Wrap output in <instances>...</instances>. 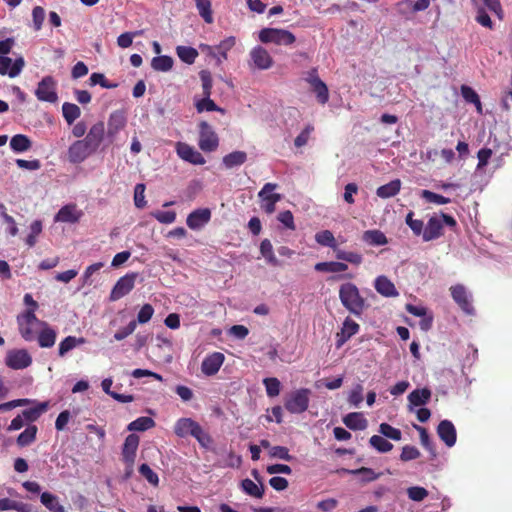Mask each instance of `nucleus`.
Listing matches in <instances>:
<instances>
[{
  "mask_svg": "<svg viewBox=\"0 0 512 512\" xmlns=\"http://www.w3.org/2000/svg\"><path fill=\"white\" fill-rule=\"evenodd\" d=\"M104 138V130H89L82 140L72 143L68 149V160L73 164H79L92 155L100 146Z\"/></svg>",
  "mask_w": 512,
  "mask_h": 512,
  "instance_id": "1",
  "label": "nucleus"
},
{
  "mask_svg": "<svg viewBox=\"0 0 512 512\" xmlns=\"http://www.w3.org/2000/svg\"><path fill=\"white\" fill-rule=\"evenodd\" d=\"M174 433L180 438L191 436L199 445L208 449L213 444V438L202 426L192 418H179L174 425Z\"/></svg>",
  "mask_w": 512,
  "mask_h": 512,
  "instance_id": "2",
  "label": "nucleus"
},
{
  "mask_svg": "<svg viewBox=\"0 0 512 512\" xmlns=\"http://www.w3.org/2000/svg\"><path fill=\"white\" fill-rule=\"evenodd\" d=\"M339 299L345 309L355 316H360L367 306L365 299L360 295L359 289L351 282L340 286Z\"/></svg>",
  "mask_w": 512,
  "mask_h": 512,
  "instance_id": "3",
  "label": "nucleus"
},
{
  "mask_svg": "<svg viewBox=\"0 0 512 512\" xmlns=\"http://www.w3.org/2000/svg\"><path fill=\"white\" fill-rule=\"evenodd\" d=\"M444 224L452 230H455L457 227L456 219L449 214L441 212L440 215L430 217L423 232V241L429 242L443 236Z\"/></svg>",
  "mask_w": 512,
  "mask_h": 512,
  "instance_id": "4",
  "label": "nucleus"
},
{
  "mask_svg": "<svg viewBox=\"0 0 512 512\" xmlns=\"http://www.w3.org/2000/svg\"><path fill=\"white\" fill-rule=\"evenodd\" d=\"M18 331L21 337L28 342L36 340L37 334L44 321L37 318L32 310H25L16 317Z\"/></svg>",
  "mask_w": 512,
  "mask_h": 512,
  "instance_id": "5",
  "label": "nucleus"
},
{
  "mask_svg": "<svg viewBox=\"0 0 512 512\" xmlns=\"http://www.w3.org/2000/svg\"><path fill=\"white\" fill-rule=\"evenodd\" d=\"M259 40L263 44H275L278 46H292L296 42L295 35L286 29L262 28L259 31Z\"/></svg>",
  "mask_w": 512,
  "mask_h": 512,
  "instance_id": "6",
  "label": "nucleus"
},
{
  "mask_svg": "<svg viewBox=\"0 0 512 512\" xmlns=\"http://www.w3.org/2000/svg\"><path fill=\"white\" fill-rule=\"evenodd\" d=\"M310 390L301 388L291 393L286 399L284 407L292 414H300L308 409Z\"/></svg>",
  "mask_w": 512,
  "mask_h": 512,
  "instance_id": "7",
  "label": "nucleus"
},
{
  "mask_svg": "<svg viewBox=\"0 0 512 512\" xmlns=\"http://www.w3.org/2000/svg\"><path fill=\"white\" fill-rule=\"evenodd\" d=\"M276 183H266L258 193V197L261 200V208L267 214H272L276 210V203L282 199V195L279 193H273L277 189Z\"/></svg>",
  "mask_w": 512,
  "mask_h": 512,
  "instance_id": "8",
  "label": "nucleus"
},
{
  "mask_svg": "<svg viewBox=\"0 0 512 512\" xmlns=\"http://www.w3.org/2000/svg\"><path fill=\"white\" fill-rule=\"evenodd\" d=\"M137 277L138 273L136 272H130L120 277L111 290L109 300L114 302L129 294L135 286Z\"/></svg>",
  "mask_w": 512,
  "mask_h": 512,
  "instance_id": "9",
  "label": "nucleus"
},
{
  "mask_svg": "<svg viewBox=\"0 0 512 512\" xmlns=\"http://www.w3.org/2000/svg\"><path fill=\"white\" fill-rule=\"evenodd\" d=\"M305 80L309 83L311 91L316 95L320 104H326L329 100L327 85L320 79L316 68L307 72Z\"/></svg>",
  "mask_w": 512,
  "mask_h": 512,
  "instance_id": "10",
  "label": "nucleus"
},
{
  "mask_svg": "<svg viewBox=\"0 0 512 512\" xmlns=\"http://www.w3.org/2000/svg\"><path fill=\"white\" fill-rule=\"evenodd\" d=\"M56 81L52 76H45L38 83L35 96L39 101L55 103L58 100L56 92Z\"/></svg>",
  "mask_w": 512,
  "mask_h": 512,
  "instance_id": "11",
  "label": "nucleus"
},
{
  "mask_svg": "<svg viewBox=\"0 0 512 512\" xmlns=\"http://www.w3.org/2000/svg\"><path fill=\"white\" fill-rule=\"evenodd\" d=\"M7 367L14 370H22L32 364V357L26 349H11L5 357Z\"/></svg>",
  "mask_w": 512,
  "mask_h": 512,
  "instance_id": "12",
  "label": "nucleus"
},
{
  "mask_svg": "<svg viewBox=\"0 0 512 512\" xmlns=\"http://www.w3.org/2000/svg\"><path fill=\"white\" fill-rule=\"evenodd\" d=\"M450 292L453 300L457 303L460 309L468 315L474 314V307L471 303V296L462 284H456L450 287Z\"/></svg>",
  "mask_w": 512,
  "mask_h": 512,
  "instance_id": "13",
  "label": "nucleus"
},
{
  "mask_svg": "<svg viewBox=\"0 0 512 512\" xmlns=\"http://www.w3.org/2000/svg\"><path fill=\"white\" fill-rule=\"evenodd\" d=\"M249 56L252 65L258 70H268L274 64V60L270 53L267 51V49L260 45H257L254 48H252L249 53Z\"/></svg>",
  "mask_w": 512,
  "mask_h": 512,
  "instance_id": "14",
  "label": "nucleus"
},
{
  "mask_svg": "<svg viewBox=\"0 0 512 512\" xmlns=\"http://www.w3.org/2000/svg\"><path fill=\"white\" fill-rule=\"evenodd\" d=\"M25 66L23 57L12 60L8 56H0V75H8L10 78L17 77Z\"/></svg>",
  "mask_w": 512,
  "mask_h": 512,
  "instance_id": "15",
  "label": "nucleus"
},
{
  "mask_svg": "<svg viewBox=\"0 0 512 512\" xmlns=\"http://www.w3.org/2000/svg\"><path fill=\"white\" fill-rule=\"evenodd\" d=\"M225 356L221 352H213L207 355L201 364V371L206 376L215 375L223 365Z\"/></svg>",
  "mask_w": 512,
  "mask_h": 512,
  "instance_id": "16",
  "label": "nucleus"
},
{
  "mask_svg": "<svg viewBox=\"0 0 512 512\" xmlns=\"http://www.w3.org/2000/svg\"><path fill=\"white\" fill-rule=\"evenodd\" d=\"M176 151L181 159L191 164L203 165L205 163V158L202 154L186 143L178 142Z\"/></svg>",
  "mask_w": 512,
  "mask_h": 512,
  "instance_id": "17",
  "label": "nucleus"
},
{
  "mask_svg": "<svg viewBox=\"0 0 512 512\" xmlns=\"http://www.w3.org/2000/svg\"><path fill=\"white\" fill-rule=\"evenodd\" d=\"M359 329V324L347 317L343 322L341 331L336 334V347H342L352 336L359 332Z\"/></svg>",
  "mask_w": 512,
  "mask_h": 512,
  "instance_id": "18",
  "label": "nucleus"
},
{
  "mask_svg": "<svg viewBox=\"0 0 512 512\" xmlns=\"http://www.w3.org/2000/svg\"><path fill=\"white\" fill-rule=\"evenodd\" d=\"M211 219V210L208 208H200L192 211L187 219V226L192 230L202 228Z\"/></svg>",
  "mask_w": 512,
  "mask_h": 512,
  "instance_id": "19",
  "label": "nucleus"
},
{
  "mask_svg": "<svg viewBox=\"0 0 512 512\" xmlns=\"http://www.w3.org/2000/svg\"><path fill=\"white\" fill-rule=\"evenodd\" d=\"M139 441V436L136 434H129L126 437L122 448V458L126 464L132 465L134 463Z\"/></svg>",
  "mask_w": 512,
  "mask_h": 512,
  "instance_id": "20",
  "label": "nucleus"
},
{
  "mask_svg": "<svg viewBox=\"0 0 512 512\" xmlns=\"http://www.w3.org/2000/svg\"><path fill=\"white\" fill-rule=\"evenodd\" d=\"M437 434L439 438L448 446L455 445L457 440V433L455 426L449 420H442L437 427Z\"/></svg>",
  "mask_w": 512,
  "mask_h": 512,
  "instance_id": "21",
  "label": "nucleus"
},
{
  "mask_svg": "<svg viewBox=\"0 0 512 512\" xmlns=\"http://www.w3.org/2000/svg\"><path fill=\"white\" fill-rule=\"evenodd\" d=\"M57 333L47 322H43L37 334V341L41 348H51L56 342Z\"/></svg>",
  "mask_w": 512,
  "mask_h": 512,
  "instance_id": "22",
  "label": "nucleus"
},
{
  "mask_svg": "<svg viewBox=\"0 0 512 512\" xmlns=\"http://www.w3.org/2000/svg\"><path fill=\"white\" fill-rule=\"evenodd\" d=\"M83 212L76 208V205L69 204L63 206L55 216V221L64 223H77L82 217Z\"/></svg>",
  "mask_w": 512,
  "mask_h": 512,
  "instance_id": "23",
  "label": "nucleus"
},
{
  "mask_svg": "<svg viewBox=\"0 0 512 512\" xmlns=\"http://www.w3.org/2000/svg\"><path fill=\"white\" fill-rule=\"evenodd\" d=\"M374 287L384 297H397L399 295L393 282L383 275L376 278Z\"/></svg>",
  "mask_w": 512,
  "mask_h": 512,
  "instance_id": "24",
  "label": "nucleus"
},
{
  "mask_svg": "<svg viewBox=\"0 0 512 512\" xmlns=\"http://www.w3.org/2000/svg\"><path fill=\"white\" fill-rule=\"evenodd\" d=\"M219 144L218 136L213 130H201L199 147L205 152L214 151Z\"/></svg>",
  "mask_w": 512,
  "mask_h": 512,
  "instance_id": "25",
  "label": "nucleus"
},
{
  "mask_svg": "<svg viewBox=\"0 0 512 512\" xmlns=\"http://www.w3.org/2000/svg\"><path fill=\"white\" fill-rule=\"evenodd\" d=\"M343 423L352 430H363L367 427V420L362 413L351 412L343 418Z\"/></svg>",
  "mask_w": 512,
  "mask_h": 512,
  "instance_id": "26",
  "label": "nucleus"
},
{
  "mask_svg": "<svg viewBox=\"0 0 512 512\" xmlns=\"http://www.w3.org/2000/svg\"><path fill=\"white\" fill-rule=\"evenodd\" d=\"M247 160V153L244 151H233L225 155L222 163L227 169H232L243 165Z\"/></svg>",
  "mask_w": 512,
  "mask_h": 512,
  "instance_id": "27",
  "label": "nucleus"
},
{
  "mask_svg": "<svg viewBox=\"0 0 512 512\" xmlns=\"http://www.w3.org/2000/svg\"><path fill=\"white\" fill-rule=\"evenodd\" d=\"M362 239L364 242L372 246H382L388 243V239L385 234L378 229L365 231L362 235Z\"/></svg>",
  "mask_w": 512,
  "mask_h": 512,
  "instance_id": "28",
  "label": "nucleus"
},
{
  "mask_svg": "<svg viewBox=\"0 0 512 512\" xmlns=\"http://www.w3.org/2000/svg\"><path fill=\"white\" fill-rule=\"evenodd\" d=\"M401 189V181L394 179L387 184H384L377 188L376 194L382 199L390 198L399 193Z\"/></svg>",
  "mask_w": 512,
  "mask_h": 512,
  "instance_id": "29",
  "label": "nucleus"
},
{
  "mask_svg": "<svg viewBox=\"0 0 512 512\" xmlns=\"http://www.w3.org/2000/svg\"><path fill=\"white\" fill-rule=\"evenodd\" d=\"M174 60L169 55H158L151 60V67L157 72H168L173 68Z\"/></svg>",
  "mask_w": 512,
  "mask_h": 512,
  "instance_id": "30",
  "label": "nucleus"
},
{
  "mask_svg": "<svg viewBox=\"0 0 512 512\" xmlns=\"http://www.w3.org/2000/svg\"><path fill=\"white\" fill-rule=\"evenodd\" d=\"M260 253L265 258L266 262L271 266H282V263L276 258L272 243L269 239H264L260 243Z\"/></svg>",
  "mask_w": 512,
  "mask_h": 512,
  "instance_id": "31",
  "label": "nucleus"
},
{
  "mask_svg": "<svg viewBox=\"0 0 512 512\" xmlns=\"http://www.w3.org/2000/svg\"><path fill=\"white\" fill-rule=\"evenodd\" d=\"M241 488L247 495L261 499L264 496V485L260 484L257 485L255 482H253L251 479H244L241 481Z\"/></svg>",
  "mask_w": 512,
  "mask_h": 512,
  "instance_id": "32",
  "label": "nucleus"
},
{
  "mask_svg": "<svg viewBox=\"0 0 512 512\" xmlns=\"http://www.w3.org/2000/svg\"><path fill=\"white\" fill-rule=\"evenodd\" d=\"M41 503L51 512H66V509L58 501L56 495L50 492H43L40 496Z\"/></svg>",
  "mask_w": 512,
  "mask_h": 512,
  "instance_id": "33",
  "label": "nucleus"
},
{
  "mask_svg": "<svg viewBox=\"0 0 512 512\" xmlns=\"http://www.w3.org/2000/svg\"><path fill=\"white\" fill-rule=\"evenodd\" d=\"M431 398V391L427 388L415 389L408 395V401L412 406L426 404Z\"/></svg>",
  "mask_w": 512,
  "mask_h": 512,
  "instance_id": "34",
  "label": "nucleus"
},
{
  "mask_svg": "<svg viewBox=\"0 0 512 512\" xmlns=\"http://www.w3.org/2000/svg\"><path fill=\"white\" fill-rule=\"evenodd\" d=\"M314 268L318 272L339 273V272L346 271L348 269V266L344 262L330 261V262H319L314 266Z\"/></svg>",
  "mask_w": 512,
  "mask_h": 512,
  "instance_id": "35",
  "label": "nucleus"
},
{
  "mask_svg": "<svg viewBox=\"0 0 512 512\" xmlns=\"http://www.w3.org/2000/svg\"><path fill=\"white\" fill-rule=\"evenodd\" d=\"M176 54L182 62L188 65H192L199 55L197 49L182 45L176 47Z\"/></svg>",
  "mask_w": 512,
  "mask_h": 512,
  "instance_id": "36",
  "label": "nucleus"
},
{
  "mask_svg": "<svg viewBox=\"0 0 512 512\" xmlns=\"http://www.w3.org/2000/svg\"><path fill=\"white\" fill-rule=\"evenodd\" d=\"M32 146L31 140L24 134H17L10 140V147L14 152L20 153L29 150Z\"/></svg>",
  "mask_w": 512,
  "mask_h": 512,
  "instance_id": "37",
  "label": "nucleus"
},
{
  "mask_svg": "<svg viewBox=\"0 0 512 512\" xmlns=\"http://www.w3.org/2000/svg\"><path fill=\"white\" fill-rule=\"evenodd\" d=\"M315 240L318 244L331 248L334 252L337 251L338 245L335 237L330 230H323L315 235Z\"/></svg>",
  "mask_w": 512,
  "mask_h": 512,
  "instance_id": "38",
  "label": "nucleus"
},
{
  "mask_svg": "<svg viewBox=\"0 0 512 512\" xmlns=\"http://www.w3.org/2000/svg\"><path fill=\"white\" fill-rule=\"evenodd\" d=\"M235 43V37L230 36L222 40L218 45H216V60L218 64L221 63L222 59H227V53L235 45Z\"/></svg>",
  "mask_w": 512,
  "mask_h": 512,
  "instance_id": "39",
  "label": "nucleus"
},
{
  "mask_svg": "<svg viewBox=\"0 0 512 512\" xmlns=\"http://www.w3.org/2000/svg\"><path fill=\"white\" fill-rule=\"evenodd\" d=\"M62 114L68 125H72L73 122L79 118L81 111L80 108L70 102H65L62 105Z\"/></svg>",
  "mask_w": 512,
  "mask_h": 512,
  "instance_id": "40",
  "label": "nucleus"
},
{
  "mask_svg": "<svg viewBox=\"0 0 512 512\" xmlns=\"http://www.w3.org/2000/svg\"><path fill=\"white\" fill-rule=\"evenodd\" d=\"M37 427L35 425L28 426L22 433L17 437V445L20 447H26L33 443L36 439Z\"/></svg>",
  "mask_w": 512,
  "mask_h": 512,
  "instance_id": "41",
  "label": "nucleus"
},
{
  "mask_svg": "<svg viewBox=\"0 0 512 512\" xmlns=\"http://www.w3.org/2000/svg\"><path fill=\"white\" fill-rule=\"evenodd\" d=\"M155 426V421L151 417L142 416L129 423L127 429L129 431H146Z\"/></svg>",
  "mask_w": 512,
  "mask_h": 512,
  "instance_id": "42",
  "label": "nucleus"
},
{
  "mask_svg": "<svg viewBox=\"0 0 512 512\" xmlns=\"http://www.w3.org/2000/svg\"><path fill=\"white\" fill-rule=\"evenodd\" d=\"M84 342H85L84 338H76L75 336H67L59 344V349H58L59 356L63 357L69 351L74 349L78 344H83Z\"/></svg>",
  "mask_w": 512,
  "mask_h": 512,
  "instance_id": "43",
  "label": "nucleus"
},
{
  "mask_svg": "<svg viewBox=\"0 0 512 512\" xmlns=\"http://www.w3.org/2000/svg\"><path fill=\"white\" fill-rule=\"evenodd\" d=\"M47 409H48V403L47 402L38 403L35 407H31L29 409L23 410L22 411V416L24 417V419L26 421L34 422Z\"/></svg>",
  "mask_w": 512,
  "mask_h": 512,
  "instance_id": "44",
  "label": "nucleus"
},
{
  "mask_svg": "<svg viewBox=\"0 0 512 512\" xmlns=\"http://www.w3.org/2000/svg\"><path fill=\"white\" fill-rule=\"evenodd\" d=\"M197 10L199 15L204 19L207 24H211L213 22V15L211 9V1L210 0H195Z\"/></svg>",
  "mask_w": 512,
  "mask_h": 512,
  "instance_id": "45",
  "label": "nucleus"
},
{
  "mask_svg": "<svg viewBox=\"0 0 512 512\" xmlns=\"http://www.w3.org/2000/svg\"><path fill=\"white\" fill-rule=\"evenodd\" d=\"M335 256L338 260L346 261L354 265H360L363 261L361 254L352 251H344L339 248L335 252Z\"/></svg>",
  "mask_w": 512,
  "mask_h": 512,
  "instance_id": "46",
  "label": "nucleus"
},
{
  "mask_svg": "<svg viewBox=\"0 0 512 512\" xmlns=\"http://www.w3.org/2000/svg\"><path fill=\"white\" fill-rule=\"evenodd\" d=\"M413 427L419 432L420 442H421L422 446L425 449H427L433 457H435L436 456L435 445L431 441L426 428L416 425V424H414Z\"/></svg>",
  "mask_w": 512,
  "mask_h": 512,
  "instance_id": "47",
  "label": "nucleus"
},
{
  "mask_svg": "<svg viewBox=\"0 0 512 512\" xmlns=\"http://www.w3.org/2000/svg\"><path fill=\"white\" fill-rule=\"evenodd\" d=\"M369 443L380 453H387L393 449V444L379 435H373L370 438Z\"/></svg>",
  "mask_w": 512,
  "mask_h": 512,
  "instance_id": "48",
  "label": "nucleus"
},
{
  "mask_svg": "<svg viewBox=\"0 0 512 512\" xmlns=\"http://www.w3.org/2000/svg\"><path fill=\"white\" fill-rule=\"evenodd\" d=\"M475 4L481 3L485 10L494 13L500 20L503 19V9L499 0H473Z\"/></svg>",
  "mask_w": 512,
  "mask_h": 512,
  "instance_id": "49",
  "label": "nucleus"
},
{
  "mask_svg": "<svg viewBox=\"0 0 512 512\" xmlns=\"http://www.w3.org/2000/svg\"><path fill=\"white\" fill-rule=\"evenodd\" d=\"M413 216H414L413 211L408 212V214L406 215L405 222L409 226V228L412 230V232L415 236H420V235L423 236V232L425 229L424 223L422 220L413 219Z\"/></svg>",
  "mask_w": 512,
  "mask_h": 512,
  "instance_id": "50",
  "label": "nucleus"
},
{
  "mask_svg": "<svg viewBox=\"0 0 512 512\" xmlns=\"http://www.w3.org/2000/svg\"><path fill=\"white\" fill-rule=\"evenodd\" d=\"M126 125V115L123 110H116L110 114L108 128H124Z\"/></svg>",
  "mask_w": 512,
  "mask_h": 512,
  "instance_id": "51",
  "label": "nucleus"
},
{
  "mask_svg": "<svg viewBox=\"0 0 512 512\" xmlns=\"http://www.w3.org/2000/svg\"><path fill=\"white\" fill-rule=\"evenodd\" d=\"M263 384L269 397L278 396L281 390V383L275 377L265 378Z\"/></svg>",
  "mask_w": 512,
  "mask_h": 512,
  "instance_id": "52",
  "label": "nucleus"
},
{
  "mask_svg": "<svg viewBox=\"0 0 512 512\" xmlns=\"http://www.w3.org/2000/svg\"><path fill=\"white\" fill-rule=\"evenodd\" d=\"M421 197L429 203H435L438 205H444L451 202L450 198L444 197L443 195L437 194L430 190H422Z\"/></svg>",
  "mask_w": 512,
  "mask_h": 512,
  "instance_id": "53",
  "label": "nucleus"
},
{
  "mask_svg": "<svg viewBox=\"0 0 512 512\" xmlns=\"http://www.w3.org/2000/svg\"><path fill=\"white\" fill-rule=\"evenodd\" d=\"M199 77L202 82L203 96H211L213 86L211 72L209 70H201L199 72Z\"/></svg>",
  "mask_w": 512,
  "mask_h": 512,
  "instance_id": "54",
  "label": "nucleus"
},
{
  "mask_svg": "<svg viewBox=\"0 0 512 512\" xmlns=\"http://www.w3.org/2000/svg\"><path fill=\"white\" fill-rule=\"evenodd\" d=\"M349 473L353 475L362 476V480L364 482H372L379 478L380 474L376 473L373 469L367 467H361L359 469L347 470Z\"/></svg>",
  "mask_w": 512,
  "mask_h": 512,
  "instance_id": "55",
  "label": "nucleus"
},
{
  "mask_svg": "<svg viewBox=\"0 0 512 512\" xmlns=\"http://www.w3.org/2000/svg\"><path fill=\"white\" fill-rule=\"evenodd\" d=\"M379 432L394 441H400L402 437V433L399 429L392 427L388 423H381L379 426Z\"/></svg>",
  "mask_w": 512,
  "mask_h": 512,
  "instance_id": "56",
  "label": "nucleus"
},
{
  "mask_svg": "<svg viewBox=\"0 0 512 512\" xmlns=\"http://www.w3.org/2000/svg\"><path fill=\"white\" fill-rule=\"evenodd\" d=\"M42 232V222L40 220H35L30 225V233L26 238V244L29 247H33L36 244L37 237Z\"/></svg>",
  "mask_w": 512,
  "mask_h": 512,
  "instance_id": "57",
  "label": "nucleus"
},
{
  "mask_svg": "<svg viewBox=\"0 0 512 512\" xmlns=\"http://www.w3.org/2000/svg\"><path fill=\"white\" fill-rule=\"evenodd\" d=\"M89 80H90V85H92V86L100 85L101 87L106 88V89H113L118 86L116 83L109 82L105 78L104 74H102V73H96V72L92 73Z\"/></svg>",
  "mask_w": 512,
  "mask_h": 512,
  "instance_id": "58",
  "label": "nucleus"
},
{
  "mask_svg": "<svg viewBox=\"0 0 512 512\" xmlns=\"http://www.w3.org/2000/svg\"><path fill=\"white\" fill-rule=\"evenodd\" d=\"M139 473L143 476L151 485L158 486L159 478L158 475L150 468L146 463H143L139 467Z\"/></svg>",
  "mask_w": 512,
  "mask_h": 512,
  "instance_id": "59",
  "label": "nucleus"
},
{
  "mask_svg": "<svg viewBox=\"0 0 512 512\" xmlns=\"http://www.w3.org/2000/svg\"><path fill=\"white\" fill-rule=\"evenodd\" d=\"M153 314H154V308L152 307V305L144 304L137 314V320H135L136 324L137 323L145 324V323L149 322L151 320Z\"/></svg>",
  "mask_w": 512,
  "mask_h": 512,
  "instance_id": "60",
  "label": "nucleus"
},
{
  "mask_svg": "<svg viewBox=\"0 0 512 512\" xmlns=\"http://www.w3.org/2000/svg\"><path fill=\"white\" fill-rule=\"evenodd\" d=\"M475 21L486 28L493 29V22L484 7H477Z\"/></svg>",
  "mask_w": 512,
  "mask_h": 512,
  "instance_id": "61",
  "label": "nucleus"
},
{
  "mask_svg": "<svg viewBox=\"0 0 512 512\" xmlns=\"http://www.w3.org/2000/svg\"><path fill=\"white\" fill-rule=\"evenodd\" d=\"M409 499L420 502L428 496V491L424 487L413 486L407 489Z\"/></svg>",
  "mask_w": 512,
  "mask_h": 512,
  "instance_id": "62",
  "label": "nucleus"
},
{
  "mask_svg": "<svg viewBox=\"0 0 512 512\" xmlns=\"http://www.w3.org/2000/svg\"><path fill=\"white\" fill-rule=\"evenodd\" d=\"M461 95L463 99L470 104H478V99L480 98L477 92L468 85H462Z\"/></svg>",
  "mask_w": 512,
  "mask_h": 512,
  "instance_id": "63",
  "label": "nucleus"
},
{
  "mask_svg": "<svg viewBox=\"0 0 512 512\" xmlns=\"http://www.w3.org/2000/svg\"><path fill=\"white\" fill-rule=\"evenodd\" d=\"M420 456V451L411 445H406L402 448V452L400 454V459L403 462H407L410 460L417 459Z\"/></svg>",
  "mask_w": 512,
  "mask_h": 512,
  "instance_id": "64",
  "label": "nucleus"
}]
</instances>
